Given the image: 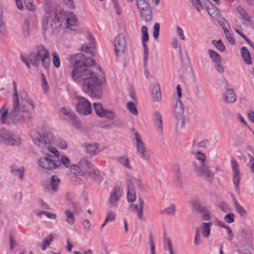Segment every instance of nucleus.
Segmentation results:
<instances>
[{"label": "nucleus", "mask_w": 254, "mask_h": 254, "mask_svg": "<svg viewBox=\"0 0 254 254\" xmlns=\"http://www.w3.org/2000/svg\"><path fill=\"white\" fill-rule=\"evenodd\" d=\"M193 172L198 177L203 178L210 183H212L214 178V173L206 163H194Z\"/></svg>", "instance_id": "423d86ee"}, {"label": "nucleus", "mask_w": 254, "mask_h": 254, "mask_svg": "<svg viewBox=\"0 0 254 254\" xmlns=\"http://www.w3.org/2000/svg\"><path fill=\"white\" fill-rule=\"evenodd\" d=\"M61 112L63 116L67 117V119H73L75 114L70 109L65 107L61 109Z\"/></svg>", "instance_id": "ea45409f"}, {"label": "nucleus", "mask_w": 254, "mask_h": 254, "mask_svg": "<svg viewBox=\"0 0 254 254\" xmlns=\"http://www.w3.org/2000/svg\"><path fill=\"white\" fill-rule=\"evenodd\" d=\"M122 189L118 186L114 187V190L110 194L108 203L110 207L117 206V203L122 195Z\"/></svg>", "instance_id": "2eb2a0df"}, {"label": "nucleus", "mask_w": 254, "mask_h": 254, "mask_svg": "<svg viewBox=\"0 0 254 254\" xmlns=\"http://www.w3.org/2000/svg\"><path fill=\"white\" fill-rule=\"evenodd\" d=\"M219 208L222 211L225 212H229L231 211V208L229 205L223 201L220 202L219 204Z\"/></svg>", "instance_id": "4d7b16f0"}, {"label": "nucleus", "mask_w": 254, "mask_h": 254, "mask_svg": "<svg viewBox=\"0 0 254 254\" xmlns=\"http://www.w3.org/2000/svg\"><path fill=\"white\" fill-rule=\"evenodd\" d=\"M24 1L28 9L30 11H34L35 10L34 5L33 3V0H24Z\"/></svg>", "instance_id": "e2e57ef3"}, {"label": "nucleus", "mask_w": 254, "mask_h": 254, "mask_svg": "<svg viewBox=\"0 0 254 254\" xmlns=\"http://www.w3.org/2000/svg\"><path fill=\"white\" fill-rule=\"evenodd\" d=\"M127 200L129 202H133L135 200L136 191H138V194L145 191V188L142 181L139 178L130 179L127 182Z\"/></svg>", "instance_id": "20e7f679"}, {"label": "nucleus", "mask_w": 254, "mask_h": 254, "mask_svg": "<svg viewBox=\"0 0 254 254\" xmlns=\"http://www.w3.org/2000/svg\"><path fill=\"white\" fill-rule=\"evenodd\" d=\"M234 214L230 213L224 216V219L228 223H232L234 221Z\"/></svg>", "instance_id": "052dcab7"}, {"label": "nucleus", "mask_w": 254, "mask_h": 254, "mask_svg": "<svg viewBox=\"0 0 254 254\" xmlns=\"http://www.w3.org/2000/svg\"><path fill=\"white\" fill-rule=\"evenodd\" d=\"M231 164L234 174L233 179V184L235 186L236 188H238L239 187L240 180L239 165L238 162L234 160H231Z\"/></svg>", "instance_id": "f3484780"}, {"label": "nucleus", "mask_w": 254, "mask_h": 254, "mask_svg": "<svg viewBox=\"0 0 254 254\" xmlns=\"http://www.w3.org/2000/svg\"><path fill=\"white\" fill-rule=\"evenodd\" d=\"M70 180L71 182L75 185H79L83 184L82 180L76 175L72 176L70 178Z\"/></svg>", "instance_id": "bf43d9fd"}, {"label": "nucleus", "mask_w": 254, "mask_h": 254, "mask_svg": "<svg viewBox=\"0 0 254 254\" xmlns=\"http://www.w3.org/2000/svg\"><path fill=\"white\" fill-rule=\"evenodd\" d=\"M64 214L66 216L65 221L69 225H73L75 221L73 214L68 210H66Z\"/></svg>", "instance_id": "a19ab883"}, {"label": "nucleus", "mask_w": 254, "mask_h": 254, "mask_svg": "<svg viewBox=\"0 0 254 254\" xmlns=\"http://www.w3.org/2000/svg\"><path fill=\"white\" fill-rule=\"evenodd\" d=\"M57 160H59L61 162V163H62L63 164L66 168H68L69 164L70 161L69 158L66 156L63 155L62 156L61 160L59 159Z\"/></svg>", "instance_id": "0e129e2a"}, {"label": "nucleus", "mask_w": 254, "mask_h": 254, "mask_svg": "<svg viewBox=\"0 0 254 254\" xmlns=\"http://www.w3.org/2000/svg\"><path fill=\"white\" fill-rule=\"evenodd\" d=\"M177 91L178 99L174 108V116L177 121V126L180 128H183L185 125V120L183 116L184 109L182 102L180 100L182 96L181 88L179 85L177 86Z\"/></svg>", "instance_id": "39448f33"}, {"label": "nucleus", "mask_w": 254, "mask_h": 254, "mask_svg": "<svg viewBox=\"0 0 254 254\" xmlns=\"http://www.w3.org/2000/svg\"><path fill=\"white\" fill-rule=\"evenodd\" d=\"M135 140L136 152L138 156L143 160L148 161L150 159V152L145 144L141 139L139 134L137 131L133 133Z\"/></svg>", "instance_id": "0eeeda50"}, {"label": "nucleus", "mask_w": 254, "mask_h": 254, "mask_svg": "<svg viewBox=\"0 0 254 254\" xmlns=\"http://www.w3.org/2000/svg\"><path fill=\"white\" fill-rule=\"evenodd\" d=\"M52 155L47 154L46 156L41 157L38 161L40 167L46 170H52L61 165V162L52 158Z\"/></svg>", "instance_id": "6e6552de"}, {"label": "nucleus", "mask_w": 254, "mask_h": 254, "mask_svg": "<svg viewBox=\"0 0 254 254\" xmlns=\"http://www.w3.org/2000/svg\"><path fill=\"white\" fill-rule=\"evenodd\" d=\"M2 142L10 145H18L21 144V139L15 136L12 132H5L0 134V143Z\"/></svg>", "instance_id": "9d476101"}, {"label": "nucleus", "mask_w": 254, "mask_h": 254, "mask_svg": "<svg viewBox=\"0 0 254 254\" xmlns=\"http://www.w3.org/2000/svg\"><path fill=\"white\" fill-rule=\"evenodd\" d=\"M195 158L200 161V163H206L205 161L206 160V155L201 152L200 151H197L195 154Z\"/></svg>", "instance_id": "3c124183"}, {"label": "nucleus", "mask_w": 254, "mask_h": 254, "mask_svg": "<svg viewBox=\"0 0 254 254\" xmlns=\"http://www.w3.org/2000/svg\"><path fill=\"white\" fill-rule=\"evenodd\" d=\"M66 15L64 12H59L53 16L50 12H46L42 18V29L43 33H45L48 29V21H51V27L52 29L59 28L65 19Z\"/></svg>", "instance_id": "7ed1b4c3"}, {"label": "nucleus", "mask_w": 254, "mask_h": 254, "mask_svg": "<svg viewBox=\"0 0 254 254\" xmlns=\"http://www.w3.org/2000/svg\"><path fill=\"white\" fill-rule=\"evenodd\" d=\"M192 4L195 7L197 11H200L203 9V6L200 0H192Z\"/></svg>", "instance_id": "774afa93"}, {"label": "nucleus", "mask_w": 254, "mask_h": 254, "mask_svg": "<svg viewBox=\"0 0 254 254\" xmlns=\"http://www.w3.org/2000/svg\"><path fill=\"white\" fill-rule=\"evenodd\" d=\"M41 139L45 144H50L54 141L52 133L47 131L44 132Z\"/></svg>", "instance_id": "7c9ffc66"}, {"label": "nucleus", "mask_w": 254, "mask_h": 254, "mask_svg": "<svg viewBox=\"0 0 254 254\" xmlns=\"http://www.w3.org/2000/svg\"><path fill=\"white\" fill-rule=\"evenodd\" d=\"M39 46L36 47V52H33L30 54L29 58L32 64L37 66L40 63V54L38 53Z\"/></svg>", "instance_id": "412c9836"}, {"label": "nucleus", "mask_w": 254, "mask_h": 254, "mask_svg": "<svg viewBox=\"0 0 254 254\" xmlns=\"http://www.w3.org/2000/svg\"><path fill=\"white\" fill-rule=\"evenodd\" d=\"M73 63L71 76L75 81H82L84 91L91 97L100 98L102 92V84L105 79L99 77L88 68L95 64V61L83 54H76L71 57Z\"/></svg>", "instance_id": "f257e3e1"}, {"label": "nucleus", "mask_w": 254, "mask_h": 254, "mask_svg": "<svg viewBox=\"0 0 254 254\" xmlns=\"http://www.w3.org/2000/svg\"><path fill=\"white\" fill-rule=\"evenodd\" d=\"M208 14L214 18H218L220 16V12L218 9L212 3H211V7L207 9Z\"/></svg>", "instance_id": "72a5a7b5"}, {"label": "nucleus", "mask_w": 254, "mask_h": 254, "mask_svg": "<svg viewBox=\"0 0 254 254\" xmlns=\"http://www.w3.org/2000/svg\"><path fill=\"white\" fill-rule=\"evenodd\" d=\"M152 97L154 101H159L161 98L160 86L157 84L154 86L151 91Z\"/></svg>", "instance_id": "a878e982"}, {"label": "nucleus", "mask_w": 254, "mask_h": 254, "mask_svg": "<svg viewBox=\"0 0 254 254\" xmlns=\"http://www.w3.org/2000/svg\"><path fill=\"white\" fill-rule=\"evenodd\" d=\"M11 170L15 175L17 176L20 179L22 180L24 172V169L23 166L14 164L11 166Z\"/></svg>", "instance_id": "aec40b11"}, {"label": "nucleus", "mask_w": 254, "mask_h": 254, "mask_svg": "<svg viewBox=\"0 0 254 254\" xmlns=\"http://www.w3.org/2000/svg\"><path fill=\"white\" fill-rule=\"evenodd\" d=\"M60 182V179L57 176L54 175L51 178L50 184L46 187L49 193L52 194L58 190Z\"/></svg>", "instance_id": "6ab92c4d"}, {"label": "nucleus", "mask_w": 254, "mask_h": 254, "mask_svg": "<svg viewBox=\"0 0 254 254\" xmlns=\"http://www.w3.org/2000/svg\"><path fill=\"white\" fill-rule=\"evenodd\" d=\"M118 162L128 169H132V167L130 164V161L126 155L120 156L118 159Z\"/></svg>", "instance_id": "473e14b6"}, {"label": "nucleus", "mask_w": 254, "mask_h": 254, "mask_svg": "<svg viewBox=\"0 0 254 254\" xmlns=\"http://www.w3.org/2000/svg\"><path fill=\"white\" fill-rule=\"evenodd\" d=\"M195 94L197 97H201L204 95V92L201 85L197 84L195 85Z\"/></svg>", "instance_id": "69168bd1"}, {"label": "nucleus", "mask_w": 254, "mask_h": 254, "mask_svg": "<svg viewBox=\"0 0 254 254\" xmlns=\"http://www.w3.org/2000/svg\"><path fill=\"white\" fill-rule=\"evenodd\" d=\"M197 213L201 214L202 219L204 220H208L210 218L209 216V211L205 206H202L201 208L200 209H199V211Z\"/></svg>", "instance_id": "79ce46f5"}, {"label": "nucleus", "mask_w": 254, "mask_h": 254, "mask_svg": "<svg viewBox=\"0 0 254 254\" xmlns=\"http://www.w3.org/2000/svg\"><path fill=\"white\" fill-rule=\"evenodd\" d=\"M224 100L226 102L230 103H233L235 101L236 95L234 89L228 88L226 90Z\"/></svg>", "instance_id": "4be33fe9"}, {"label": "nucleus", "mask_w": 254, "mask_h": 254, "mask_svg": "<svg viewBox=\"0 0 254 254\" xmlns=\"http://www.w3.org/2000/svg\"><path fill=\"white\" fill-rule=\"evenodd\" d=\"M138 205L135 203L131 204L128 207V209L130 212H136L138 218L142 220L143 219L144 201L140 196L138 197Z\"/></svg>", "instance_id": "dca6fc26"}, {"label": "nucleus", "mask_w": 254, "mask_h": 254, "mask_svg": "<svg viewBox=\"0 0 254 254\" xmlns=\"http://www.w3.org/2000/svg\"><path fill=\"white\" fill-rule=\"evenodd\" d=\"M88 37L89 41V46L83 45L80 49L81 51L84 52L86 55H90L92 57L94 55V53L93 51V49L95 47L94 39L92 37L90 33H88Z\"/></svg>", "instance_id": "a211bd4d"}, {"label": "nucleus", "mask_w": 254, "mask_h": 254, "mask_svg": "<svg viewBox=\"0 0 254 254\" xmlns=\"http://www.w3.org/2000/svg\"><path fill=\"white\" fill-rule=\"evenodd\" d=\"M189 203L191 205L192 208L196 212H198L199 209H200L202 206L200 204L199 202L196 200H190L189 201Z\"/></svg>", "instance_id": "49530a36"}, {"label": "nucleus", "mask_w": 254, "mask_h": 254, "mask_svg": "<svg viewBox=\"0 0 254 254\" xmlns=\"http://www.w3.org/2000/svg\"><path fill=\"white\" fill-rule=\"evenodd\" d=\"M141 33L142 36L141 37L142 41H148V34L147 33V28L145 26H143L141 28Z\"/></svg>", "instance_id": "6e6d98bb"}, {"label": "nucleus", "mask_w": 254, "mask_h": 254, "mask_svg": "<svg viewBox=\"0 0 254 254\" xmlns=\"http://www.w3.org/2000/svg\"><path fill=\"white\" fill-rule=\"evenodd\" d=\"M38 52L42 66L45 68H48L51 64V58L48 50L43 45H39Z\"/></svg>", "instance_id": "4468645a"}, {"label": "nucleus", "mask_w": 254, "mask_h": 254, "mask_svg": "<svg viewBox=\"0 0 254 254\" xmlns=\"http://www.w3.org/2000/svg\"><path fill=\"white\" fill-rule=\"evenodd\" d=\"M241 52L246 64H250L251 63V58L247 48L246 47H242L241 49Z\"/></svg>", "instance_id": "c756f323"}, {"label": "nucleus", "mask_w": 254, "mask_h": 254, "mask_svg": "<svg viewBox=\"0 0 254 254\" xmlns=\"http://www.w3.org/2000/svg\"><path fill=\"white\" fill-rule=\"evenodd\" d=\"M160 24L158 23L154 24L153 26V36L155 39H157L159 36Z\"/></svg>", "instance_id": "5fc2aeb1"}, {"label": "nucleus", "mask_w": 254, "mask_h": 254, "mask_svg": "<svg viewBox=\"0 0 254 254\" xmlns=\"http://www.w3.org/2000/svg\"><path fill=\"white\" fill-rule=\"evenodd\" d=\"M212 225L211 222H203L202 225L199 227L200 230H201V233L203 237L206 239H208L210 233V227Z\"/></svg>", "instance_id": "393cba45"}, {"label": "nucleus", "mask_w": 254, "mask_h": 254, "mask_svg": "<svg viewBox=\"0 0 254 254\" xmlns=\"http://www.w3.org/2000/svg\"><path fill=\"white\" fill-rule=\"evenodd\" d=\"M136 4L139 11L150 8V7L146 0H136Z\"/></svg>", "instance_id": "e433bc0d"}, {"label": "nucleus", "mask_w": 254, "mask_h": 254, "mask_svg": "<svg viewBox=\"0 0 254 254\" xmlns=\"http://www.w3.org/2000/svg\"><path fill=\"white\" fill-rule=\"evenodd\" d=\"M53 240V238L52 235H49L48 237L45 238L42 242L41 249L43 251H45L46 249V248L49 246Z\"/></svg>", "instance_id": "a18cd8bd"}, {"label": "nucleus", "mask_w": 254, "mask_h": 254, "mask_svg": "<svg viewBox=\"0 0 254 254\" xmlns=\"http://www.w3.org/2000/svg\"><path fill=\"white\" fill-rule=\"evenodd\" d=\"M163 246L165 250H169L173 248L171 241L169 238L165 237L163 238Z\"/></svg>", "instance_id": "09e8293b"}, {"label": "nucleus", "mask_w": 254, "mask_h": 254, "mask_svg": "<svg viewBox=\"0 0 254 254\" xmlns=\"http://www.w3.org/2000/svg\"><path fill=\"white\" fill-rule=\"evenodd\" d=\"M212 43L216 47V48L220 51H224L225 49V46L223 44L221 40L218 41L213 40Z\"/></svg>", "instance_id": "8fccbe9b"}, {"label": "nucleus", "mask_w": 254, "mask_h": 254, "mask_svg": "<svg viewBox=\"0 0 254 254\" xmlns=\"http://www.w3.org/2000/svg\"><path fill=\"white\" fill-rule=\"evenodd\" d=\"M65 20H66L67 27L68 28L76 25L77 22L76 16L72 12L69 13L68 17L66 15Z\"/></svg>", "instance_id": "2f4dec72"}, {"label": "nucleus", "mask_w": 254, "mask_h": 254, "mask_svg": "<svg viewBox=\"0 0 254 254\" xmlns=\"http://www.w3.org/2000/svg\"><path fill=\"white\" fill-rule=\"evenodd\" d=\"M69 170L70 172L73 174H79L81 176H85V172L80 169V165L76 164H72L69 167Z\"/></svg>", "instance_id": "f704fd0d"}, {"label": "nucleus", "mask_w": 254, "mask_h": 254, "mask_svg": "<svg viewBox=\"0 0 254 254\" xmlns=\"http://www.w3.org/2000/svg\"><path fill=\"white\" fill-rule=\"evenodd\" d=\"M141 19L145 22L149 21L152 18V12L150 8L140 11Z\"/></svg>", "instance_id": "c85d7f7f"}, {"label": "nucleus", "mask_w": 254, "mask_h": 254, "mask_svg": "<svg viewBox=\"0 0 254 254\" xmlns=\"http://www.w3.org/2000/svg\"><path fill=\"white\" fill-rule=\"evenodd\" d=\"M30 135L32 139L33 142L38 146H40L42 143V136L40 133L36 129H32L30 132Z\"/></svg>", "instance_id": "b1692460"}, {"label": "nucleus", "mask_w": 254, "mask_h": 254, "mask_svg": "<svg viewBox=\"0 0 254 254\" xmlns=\"http://www.w3.org/2000/svg\"><path fill=\"white\" fill-rule=\"evenodd\" d=\"M127 110L134 116L138 115V111L135 105L132 102H128L127 104Z\"/></svg>", "instance_id": "37998d69"}, {"label": "nucleus", "mask_w": 254, "mask_h": 254, "mask_svg": "<svg viewBox=\"0 0 254 254\" xmlns=\"http://www.w3.org/2000/svg\"><path fill=\"white\" fill-rule=\"evenodd\" d=\"M236 239L243 248L251 247L253 243L251 235L245 230H241L236 236Z\"/></svg>", "instance_id": "9b49d317"}, {"label": "nucleus", "mask_w": 254, "mask_h": 254, "mask_svg": "<svg viewBox=\"0 0 254 254\" xmlns=\"http://www.w3.org/2000/svg\"><path fill=\"white\" fill-rule=\"evenodd\" d=\"M233 202L237 212L239 214V215L242 217L245 216L247 214V211L244 208V207L239 203L236 199L234 200Z\"/></svg>", "instance_id": "c9c22d12"}, {"label": "nucleus", "mask_w": 254, "mask_h": 254, "mask_svg": "<svg viewBox=\"0 0 254 254\" xmlns=\"http://www.w3.org/2000/svg\"><path fill=\"white\" fill-rule=\"evenodd\" d=\"M208 54L211 59L215 63H220L221 57L219 54L213 50H209Z\"/></svg>", "instance_id": "4c0bfd02"}, {"label": "nucleus", "mask_w": 254, "mask_h": 254, "mask_svg": "<svg viewBox=\"0 0 254 254\" xmlns=\"http://www.w3.org/2000/svg\"><path fill=\"white\" fill-rule=\"evenodd\" d=\"M116 214L111 211H109L105 218V222L112 221L115 219Z\"/></svg>", "instance_id": "680f3d73"}, {"label": "nucleus", "mask_w": 254, "mask_h": 254, "mask_svg": "<svg viewBox=\"0 0 254 254\" xmlns=\"http://www.w3.org/2000/svg\"><path fill=\"white\" fill-rule=\"evenodd\" d=\"M200 228L197 227L196 229L195 237L194 240V244L195 246L199 245L200 244Z\"/></svg>", "instance_id": "864d4df0"}, {"label": "nucleus", "mask_w": 254, "mask_h": 254, "mask_svg": "<svg viewBox=\"0 0 254 254\" xmlns=\"http://www.w3.org/2000/svg\"><path fill=\"white\" fill-rule=\"evenodd\" d=\"M176 210V207L175 204H172L170 206L165 208L164 210L161 212L162 214H167L168 215L174 214Z\"/></svg>", "instance_id": "de8ad7c7"}, {"label": "nucleus", "mask_w": 254, "mask_h": 254, "mask_svg": "<svg viewBox=\"0 0 254 254\" xmlns=\"http://www.w3.org/2000/svg\"><path fill=\"white\" fill-rule=\"evenodd\" d=\"M94 108L96 115L101 118H106L109 120H113L114 118V113L110 110L105 109L102 104L94 102Z\"/></svg>", "instance_id": "ddd939ff"}, {"label": "nucleus", "mask_w": 254, "mask_h": 254, "mask_svg": "<svg viewBox=\"0 0 254 254\" xmlns=\"http://www.w3.org/2000/svg\"><path fill=\"white\" fill-rule=\"evenodd\" d=\"M89 171H86L85 174H88L89 177L95 181H100L101 177L99 175L98 170L95 169L93 165L90 168Z\"/></svg>", "instance_id": "5701e85b"}, {"label": "nucleus", "mask_w": 254, "mask_h": 254, "mask_svg": "<svg viewBox=\"0 0 254 254\" xmlns=\"http://www.w3.org/2000/svg\"><path fill=\"white\" fill-rule=\"evenodd\" d=\"M12 85H13V94L12 95V101H15V100H20V98H19L18 96V93L16 87V82L13 81L12 82Z\"/></svg>", "instance_id": "603ef678"}, {"label": "nucleus", "mask_w": 254, "mask_h": 254, "mask_svg": "<svg viewBox=\"0 0 254 254\" xmlns=\"http://www.w3.org/2000/svg\"><path fill=\"white\" fill-rule=\"evenodd\" d=\"M79 164L80 167V169L84 171L85 173L86 171H89V169L91 168L93 165L90 162L85 158L81 159L79 162Z\"/></svg>", "instance_id": "cd10ccee"}, {"label": "nucleus", "mask_w": 254, "mask_h": 254, "mask_svg": "<svg viewBox=\"0 0 254 254\" xmlns=\"http://www.w3.org/2000/svg\"><path fill=\"white\" fill-rule=\"evenodd\" d=\"M78 99L76 105L77 113L81 115H87L91 114L92 111L91 105L89 101L84 97L76 96Z\"/></svg>", "instance_id": "1a4fd4ad"}, {"label": "nucleus", "mask_w": 254, "mask_h": 254, "mask_svg": "<svg viewBox=\"0 0 254 254\" xmlns=\"http://www.w3.org/2000/svg\"><path fill=\"white\" fill-rule=\"evenodd\" d=\"M115 50L117 56L123 54L126 49V41L123 34H119L114 40Z\"/></svg>", "instance_id": "f8f14e48"}, {"label": "nucleus", "mask_w": 254, "mask_h": 254, "mask_svg": "<svg viewBox=\"0 0 254 254\" xmlns=\"http://www.w3.org/2000/svg\"><path fill=\"white\" fill-rule=\"evenodd\" d=\"M52 62L54 65L56 67L58 68L60 66L61 63L60 59L58 53L56 52H54L52 53Z\"/></svg>", "instance_id": "c03bdc74"}, {"label": "nucleus", "mask_w": 254, "mask_h": 254, "mask_svg": "<svg viewBox=\"0 0 254 254\" xmlns=\"http://www.w3.org/2000/svg\"><path fill=\"white\" fill-rule=\"evenodd\" d=\"M98 148L99 145L97 143H89L85 145L86 151L91 154H95Z\"/></svg>", "instance_id": "58836bf2"}, {"label": "nucleus", "mask_w": 254, "mask_h": 254, "mask_svg": "<svg viewBox=\"0 0 254 254\" xmlns=\"http://www.w3.org/2000/svg\"><path fill=\"white\" fill-rule=\"evenodd\" d=\"M218 23L222 27L224 31L227 30L228 27H229L228 22L224 18H221L218 21Z\"/></svg>", "instance_id": "13d9d810"}, {"label": "nucleus", "mask_w": 254, "mask_h": 254, "mask_svg": "<svg viewBox=\"0 0 254 254\" xmlns=\"http://www.w3.org/2000/svg\"><path fill=\"white\" fill-rule=\"evenodd\" d=\"M154 122L157 125L159 129V132L161 133L163 131L162 117L159 112L155 111L154 113Z\"/></svg>", "instance_id": "bb28decb"}, {"label": "nucleus", "mask_w": 254, "mask_h": 254, "mask_svg": "<svg viewBox=\"0 0 254 254\" xmlns=\"http://www.w3.org/2000/svg\"><path fill=\"white\" fill-rule=\"evenodd\" d=\"M20 100L12 101V107L8 112L6 109L0 118L1 124H4L7 117L14 125L28 124L33 119L32 112L35 106L33 101L28 97L25 90L19 91Z\"/></svg>", "instance_id": "f03ea898"}, {"label": "nucleus", "mask_w": 254, "mask_h": 254, "mask_svg": "<svg viewBox=\"0 0 254 254\" xmlns=\"http://www.w3.org/2000/svg\"><path fill=\"white\" fill-rule=\"evenodd\" d=\"M238 10L239 13L243 16V17L245 20L247 21H250L251 18L250 16L243 8H242L241 7H238Z\"/></svg>", "instance_id": "338daca9"}]
</instances>
